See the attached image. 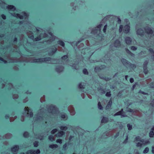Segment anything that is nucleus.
Here are the masks:
<instances>
[{
	"label": "nucleus",
	"instance_id": "1",
	"mask_svg": "<svg viewBox=\"0 0 154 154\" xmlns=\"http://www.w3.org/2000/svg\"><path fill=\"white\" fill-rule=\"evenodd\" d=\"M78 87L81 90V91L85 93H91V91L90 89L87 88V89L85 88V84L83 83V84L82 83H79L78 85Z\"/></svg>",
	"mask_w": 154,
	"mask_h": 154
},
{
	"label": "nucleus",
	"instance_id": "2",
	"mask_svg": "<svg viewBox=\"0 0 154 154\" xmlns=\"http://www.w3.org/2000/svg\"><path fill=\"white\" fill-rule=\"evenodd\" d=\"M123 30L125 33L126 34L128 33L130 30V26L128 24H126L125 26L123 29V26L122 25H120L119 26V32L120 33Z\"/></svg>",
	"mask_w": 154,
	"mask_h": 154
},
{
	"label": "nucleus",
	"instance_id": "3",
	"mask_svg": "<svg viewBox=\"0 0 154 154\" xmlns=\"http://www.w3.org/2000/svg\"><path fill=\"white\" fill-rule=\"evenodd\" d=\"M22 14L23 15H21L19 14L16 13H14L13 15L16 17L19 18L20 19H23V18L26 19L28 17V15L25 12L23 11L22 12Z\"/></svg>",
	"mask_w": 154,
	"mask_h": 154
},
{
	"label": "nucleus",
	"instance_id": "4",
	"mask_svg": "<svg viewBox=\"0 0 154 154\" xmlns=\"http://www.w3.org/2000/svg\"><path fill=\"white\" fill-rule=\"evenodd\" d=\"M51 60V58L50 57H47L44 58H39L38 59H34L33 60L34 62H41L44 61H50Z\"/></svg>",
	"mask_w": 154,
	"mask_h": 154
},
{
	"label": "nucleus",
	"instance_id": "5",
	"mask_svg": "<svg viewBox=\"0 0 154 154\" xmlns=\"http://www.w3.org/2000/svg\"><path fill=\"white\" fill-rule=\"evenodd\" d=\"M118 128L113 129L112 130L109 131H106L105 132V135L110 137L113 135L117 131Z\"/></svg>",
	"mask_w": 154,
	"mask_h": 154
},
{
	"label": "nucleus",
	"instance_id": "6",
	"mask_svg": "<svg viewBox=\"0 0 154 154\" xmlns=\"http://www.w3.org/2000/svg\"><path fill=\"white\" fill-rule=\"evenodd\" d=\"M20 149L18 145H15L11 147V151L13 154H16Z\"/></svg>",
	"mask_w": 154,
	"mask_h": 154
},
{
	"label": "nucleus",
	"instance_id": "7",
	"mask_svg": "<svg viewBox=\"0 0 154 154\" xmlns=\"http://www.w3.org/2000/svg\"><path fill=\"white\" fill-rule=\"evenodd\" d=\"M40 151L38 149L35 150L30 149L27 151L26 152V154H40Z\"/></svg>",
	"mask_w": 154,
	"mask_h": 154
},
{
	"label": "nucleus",
	"instance_id": "8",
	"mask_svg": "<svg viewBox=\"0 0 154 154\" xmlns=\"http://www.w3.org/2000/svg\"><path fill=\"white\" fill-rule=\"evenodd\" d=\"M98 92L101 95L104 94L106 91V88H104L103 87L100 86L97 88Z\"/></svg>",
	"mask_w": 154,
	"mask_h": 154
},
{
	"label": "nucleus",
	"instance_id": "9",
	"mask_svg": "<svg viewBox=\"0 0 154 154\" xmlns=\"http://www.w3.org/2000/svg\"><path fill=\"white\" fill-rule=\"evenodd\" d=\"M144 30H145V32L147 34L152 35L153 33V31L151 28L149 27H145L144 28Z\"/></svg>",
	"mask_w": 154,
	"mask_h": 154
},
{
	"label": "nucleus",
	"instance_id": "10",
	"mask_svg": "<svg viewBox=\"0 0 154 154\" xmlns=\"http://www.w3.org/2000/svg\"><path fill=\"white\" fill-rule=\"evenodd\" d=\"M25 110L26 112H27V114L29 115L30 117H32L33 116V113L31 109H29L28 107H25Z\"/></svg>",
	"mask_w": 154,
	"mask_h": 154
},
{
	"label": "nucleus",
	"instance_id": "11",
	"mask_svg": "<svg viewBox=\"0 0 154 154\" xmlns=\"http://www.w3.org/2000/svg\"><path fill=\"white\" fill-rule=\"evenodd\" d=\"M136 33L137 35L143 37L145 35V32L144 30L141 28H139L136 31Z\"/></svg>",
	"mask_w": 154,
	"mask_h": 154
},
{
	"label": "nucleus",
	"instance_id": "12",
	"mask_svg": "<svg viewBox=\"0 0 154 154\" xmlns=\"http://www.w3.org/2000/svg\"><path fill=\"white\" fill-rule=\"evenodd\" d=\"M121 116L122 117H125L126 116L125 115V112L123 111V109H122L120 111L116 112L114 115V116Z\"/></svg>",
	"mask_w": 154,
	"mask_h": 154
},
{
	"label": "nucleus",
	"instance_id": "13",
	"mask_svg": "<svg viewBox=\"0 0 154 154\" xmlns=\"http://www.w3.org/2000/svg\"><path fill=\"white\" fill-rule=\"evenodd\" d=\"M132 115L140 117L142 116V114L138 110L135 109Z\"/></svg>",
	"mask_w": 154,
	"mask_h": 154
},
{
	"label": "nucleus",
	"instance_id": "14",
	"mask_svg": "<svg viewBox=\"0 0 154 154\" xmlns=\"http://www.w3.org/2000/svg\"><path fill=\"white\" fill-rule=\"evenodd\" d=\"M105 23L104 22L103 20H102L100 23L97 26V31H99V33H100V32L101 31V28Z\"/></svg>",
	"mask_w": 154,
	"mask_h": 154
},
{
	"label": "nucleus",
	"instance_id": "15",
	"mask_svg": "<svg viewBox=\"0 0 154 154\" xmlns=\"http://www.w3.org/2000/svg\"><path fill=\"white\" fill-rule=\"evenodd\" d=\"M125 41L126 43L128 45H130L131 44L132 39L131 38L129 37H126L125 38Z\"/></svg>",
	"mask_w": 154,
	"mask_h": 154
},
{
	"label": "nucleus",
	"instance_id": "16",
	"mask_svg": "<svg viewBox=\"0 0 154 154\" xmlns=\"http://www.w3.org/2000/svg\"><path fill=\"white\" fill-rule=\"evenodd\" d=\"M113 45L114 46L116 47H120L121 44L120 41L119 39L116 40L113 43Z\"/></svg>",
	"mask_w": 154,
	"mask_h": 154
},
{
	"label": "nucleus",
	"instance_id": "17",
	"mask_svg": "<svg viewBox=\"0 0 154 154\" xmlns=\"http://www.w3.org/2000/svg\"><path fill=\"white\" fill-rule=\"evenodd\" d=\"M121 61L122 63L124 66H128L129 65L130 63L127 60L123 58H122L121 60Z\"/></svg>",
	"mask_w": 154,
	"mask_h": 154
},
{
	"label": "nucleus",
	"instance_id": "18",
	"mask_svg": "<svg viewBox=\"0 0 154 154\" xmlns=\"http://www.w3.org/2000/svg\"><path fill=\"white\" fill-rule=\"evenodd\" d=\"M65 134V132L62 131H60L58 132L56 135V137H61Z\"/></svg>",
	"mask_w": 154,
	"mask_h": 154
},
{
	"label": "nucleus",
	"instance_id": "19",
	"mask_svg": "<svg viewBox=\"0 0 154 154\" xmlns=\"http://www.w3.org/2000/svg\"><path fill=\"white\" fill-rule=\"evenodd\" d=\"M57 51V48L54 47L52 49V50L51 51H50L48 53V55L49 56H52Z\"/></svg>",
	"mask_w": 154,
	"mask_h": 154
},
{
	"label": "nucleus",
	"instance_id": "20",
	"mask_svg": "<svg viewBox=\"0 0 154 154\" xmlns=\"http://www.w3.org/2000/svg\"><path fill=\"white\" fill-rule=\"evenodd\" d=\"M109 122V119L108 118L103 117L101 120V122L103 123H107Z\"/></svg>",
	"mask_w": 154,
	"mask_h": 154
},
{
	"label": "nucleus",
	"instance_id": "21",
	"mask_svg": "<svg viewBox=\"0 0 154 154\" xmlns=\"http://www.w3.org/2000/svg\"><path fill=\"white\" fill-rule=\"evenodd\" d=\"M112 103V101L110 99L107 103V104L106 106V109H110L111 107Z\"/></svg>",
	"mask_w": 154,
	"mask_h": 154
},
{
	"label": "nucleus",
	"instance_id": "22",
	"mask_svg": "<svg viewBox=\"0 0 154 154\" xmlns=\"http://www.w3.org/2000/svg\"><path fill=\"white\" fill-rule=\"evenodd\" d=\"M7 8L12 11H15L16 10V8L15 6L11 5H8L7 6Z\"/></svg>",
	"mask_w": 154,
	"mask_h": 154
},
{
	"label": "nucleus",
	"instance_id": "23",
	"mask_svg": "<svg viewBox=\"0 0 154 154\" xmlns=\"http://www.w3.org/2000/svg\"><path fill=\"white\" fill-rule=\"evenodd\" d=\"M125 50L127 53L129 54L131 56V57L134 56V54L132 53L127 48H126L125 49Z\"/></svg>",
	"mask_w": 154,
	"mask_h": 154
},
{
	"label": "nucleus",
	"instance_id": "24",
	"mask_svg": "<svg viewBox=\"0 0 154 154\" xmlns=\"http://www.w3.org/2000/svg\"><path fill=\"white\" fill-rule=\"evenodd\" d=\"M23 136L25 138H27L30 136V134L27 131H25L23 133Z\"/></svg>",
	"mask_w": 154,
	"mask_h": 154
},
{
	"label": "nucleus",
	"instance_id": "25",
	"mask_svg": "<svg viewBox=\"0 0 154 154\" xmlns=\"http://www.w3.org/2000/svg\"><path fill=\"white\" fill-rule=\"evenodd\" d=\"M57 43L63 47H64L65 46V44L64 42L61 40H59L58 41Z\"/></svg>",
	"mask_w": 154,
	"mask_h": 154
},
{
	"label": "nucleus",
	"instance_id": "26",
	"mask_svg": "<svg viewBox=\"0 0 154 154\" xmlns=\"http://www.w3.org/2000/svg\"><path fill=\"white\" fill-rule=\"evenodd\" d=\"M58 147L57 145L56 144H52L49 146V147L51 149H53L54 148H57Z\"/></svg>",
	"mask_w": 154,
	"mask_h": 154
},
{
	"label": "nucleus",
	"instance_id": "27",
	"mask_svg": "<svg viewBox=\"0 0 154 154\" xmlns=\"http://www.w3.org/2000/svg\"><path fill=\"white\" fill-rule=\"evenodd\" d=\"M60 128L61 130L64 131H66L68 129V127L66 126H61Z\"/></svg>",
	"mask_w": 154,
	"mask_h": 154
},
{
	"label": "nucleus",
	"instance_id": "28",
	"mask_svg": "<svg viewBox=\"0 0 154 154\" xmlns=\"http://www.w3.org/2000/svg\"><path fill=\"white\" fill-rule=\"evenodd\" d=\"M149 51L152 54V56L154 57V51L153 49L150 48L149 49Z\"/></svg>",
	"mask_w": 154,
	"mask_h": 154
},
{
	"label": "nucleus",
	"instance_id": "29",
	"mask_svg": "<svg viewBox=\"0 0 154 154\" xmlns=\"http://www.w3.org/2000/svg\"><path fill=\"white\" fill-rule=\"evenodd\" d=\"M50 109L52 110H55L56 109V106L52 104H51L50 105Z\"/></svg>",
	"mask_w": 154,
	"mask_h": 154
},
{
	"label": "nucleus",
	"instance_id": "30",
	"mask_svg": "<svg viewBox=\"0 0 154 154\" xmlns=\"http://www.w3.org/2000/svg\"><path fill=\"white\" fill-rule=\"evenodd\" d=\"M143 72L146 75L149 73V70L147 69V68L143 67Z\"/></svg>",
	"mask_w": 154,
	"mask_h": 154
},
{
	"label": "nucleus",
	"instance_id": "31",
	"mask_svg": "<svg viewBox=\"0 0 154 154\" xmlns=\"http://www.w3.org/2000/svg\"><path fill=\"white\" fill-rule=\"evenodd\" d=\"M106 66L104 65H101L100 66H97V68L100 69H102L106 68Z\"/></svg>",
	"mask_w": 154,
	"mask_h": 154
},
{
	"label": "nucleus",
	"instance_id": "32",
	"mask_svg": "<svg viewBox=\"0 0 154 154\" xmlns=\"http://www.w3.org/2000/svg\"><path fill=\"white\" fill-rule=\"evenodd\" d=\"M91 33L94 35L96 34V27H94V28L92 30Z\"/></svg>",
	"mask_w": 154,
	"mask_h": 154
},
{
	"label": "nucleus",
	"instance_id": "33",
	"mask_svg": "<svg viewBox=\"0 0 154 154\" xmlns=\"http://www.w3.org/2000/svg\"><path fill=\"white\" fill-rule=\"evenodd\" d=\"M82 72L85 75H88V72L87 70L85 68L83 69Z\"/></svg>",
	"mask_w": 154,
	"mask_h": 154
},
{
	"label": "nucleus",
	"instance_id": "34",
	"mask_svg": "<svg viewBox=\"0 0 154 154\" xmlns=\"http://www.w3.org/2000/svg\"><path fill=\"white\" fill-rule=\"evenodd\" d=\"M39 142L38 141H35L33 143V145L35 147H37L38 146Z\"/></svg>",
	"mask_w": 154,
	"mask_h": 154
},
{
	"label": "nucleus",
	"instance_id": "35",
	"mask_svg": "<svg viewBox=\"0 0 154 154\" xmlns=\"http://www.w3.org/2000/svg\"><path fill=\"white\" fill-rule=\"evenodd\" d=\"M41 39V36L40 35H39L37 37L34 39V40L35 41H39Z\"/></svg>",
	"mask_w": 154,
	"mask_h": 154
},
{
	"label": "nucleus",
	"instance_id": "36",
	"mask_svg": "<svg viewBox=\"0 0 154 154\" xmlns=\"http://www.w3.org/2000/svg\"><path fill=\"white\" fill-rule=\"evenodd\" d=\"M154 132L153 131L151 130L149 133V136L150 137H154Z\"/></svg>",
	"mask_w": 154,
	"mask_h": 154
},
{
	"label": "nucleus",
	"instance_id": "37",
	"mask_svg": "<svg viewBox=\"0 0 154 154\" xmlns=\"http://www.w3.org/2000/svg\"><path fill=\"white\" fill-rule=\"evenodd\" d=\"M68 58V56L67 55H66L63 56L61 57V59L62 60H65L67 59Z\"/></svg>",
	"mask_w": 154,
	"mask_h": 154
},
{
	"label": "nucleus",
	"instance_id": "38",
	"mask_svg": "<svg viewBox=\"0 0 154 154\" xmlns=\"http://www.w3.org/2000/svg\"><path fill=\"white\" fill-rule=\"evenodd\" d=\"M57 131V128H54L51 131V133L52 134H54Z\"/></svg>",
	"mask_w": 154,
	"mask_h": 154
},
{
	"label": "nucleus",
	"instance_id": "39",
	"mask_svg": "<svg viewBox=\"0 0 154 154\" xmlns=\"http://www.w3.org/2000/svg\"><path fill=\"white\" fill-rule=\"evenodd\" d=\"M98 108L100 109H102L103 107L102 106L100 102H99L98 103Z\"/></svg>",
	"mask_w": 154,
	"mask_h": 154
},
{
	"label": "nucleus",
	"instance_id": "40",
	"mask_svg": "<svg viewBox=\"0 0 154 154\" xmlns=\"http://www.w3.org/2000/svg\"><path fill=\"white\" fill-rule=\"evenodd\" d=\"M148 61H147L146 60L144 62L143 64V67L147 68V65L148 64Z\"/></svg>",
	"mask_w": 154,
	"mask_h": 154
},
{
	"label": "nucleus",
	"instance_id": "41",
	"mask_svg": "<svg viewBox=\"0 0 154 154\" xmlns=\"http://www.w3.org/2000/svg\"><path fill=\"white\" fill-rule=\"evenodd\" d=\"M128 129L129 130H131L132 129V126L129 124H128L127 125Z\"/></svg>",
	"mask_w": 154,
	"mask_h": 154
},
{
	"label": "nucleus",
	"instance_id": "42",
	"mask_svg": "<svg viewBox=\"0 0 154 154\" xmlns=\"http://www.w3.org/2000/svg\"><path fill=\"white\" fill-rule=\"evenodd\" d=\"M48 139L51 141H53L54 140V137L52 135H50L48 136Z\"/></svg>",
	"mask_w": 154,
	"mask_h": 154
},
{
	"label": "nucleus",
	"instance_id": "43",
	"mask_svg": "<svg viewBox=\"0 0 154 154\" xmlns=\"http://www.w3.org/2000/svg\"><path fill=\"white\" fill-rule=\"evenodd\" d=\"M105 95L106 96L108 97H109L111 96V91H109V92H107L106 93Z\"/></svg>",
	"mask_w": 154,
	"mask_h": 154
},
{
	"label": "nucleus",
	"instance_id": "44",
	"mask_svg": "<svg viewBox=\"0 0 154 154\" xmlns=\"http://www.w3.org/2000/svg\"><path fill=\"white\" fill-rule=\"evenodd\" d=\"M56 142L57 143L61 144L62 143V140L61 139H58L56 140Z\"/></svg>",
	"mask_w": 154,
	"mask_h": 154
},
{
	"label": "nucleus",
	"instance_id": "45",
	"mask_svg": "<svg viewBox=\"0 0 154 154\" xmlns=\"http://www.w3.org/2000/svg\"><path fill=\"white\" fill-rule=\"evenodd\" d=\"M149 150V148L148 147H146L143 151V152L144 153H147Z\"/></svg>",
	"mask_w": 154,
	"mask_h": 154
},
{
	"label": "nucleus",
	"instance_id": "46",
	"mask_svg": "<svg viewBox=\"0 0 154 154\" xmlns=\"http://www.w3.org/2000/svg\"><path fill=\"white\" fill-rule=\"evenodd\" d=\"M60 66H58L55 69L56 71L57 72H60L61 71L60 69Z\"/></svg>",
	"mask_w": 154,
	"mask_h": 154
},
{
	"label": "nucleus",
	"instance_id": "47",
	"mask_svg": "<svg viewBox=\"0 0 154 154\" xmlns=\"http://www.w3.org/2000/svg\"><path fill=\"white\" fill-rule=\"evenodd\" d=\"M147 84H149L152 81V79L151 78H149L146 80H145Z\"/></svg>",
	"mask_w": 154,
	"mask_h": 154
},
{
	"label": "nucleus",
	"instance_id": "48",
	"mask_svg": "<svg viewBox=\"0 0 154 154\" xmlns=\"http://www.w3.org/2000/svg\"><path fill=\"white\" fill-rule=\"evenodd\" d=\"M139 93H141L144 95H148V94L146 93H145L143 91H142L141 90H140L139 91Z\"/></svg>",
	"mask_w": 154,
	"mask_h": 154
},
{
	"label": "nucleus",
	"instance_id": "49",
	"mask_svg": "<svg viewBox=\"0 0 154 154\" xmlns=\"http://www.w3.org/2000/svg\"><path fill=\"white\" fill-rule=\"evenodd\" d=\"M107 25L106 24L105 25L103 29V31L105 33L106 32V30L107 28Z\"/></svg>",
	"mask_w": 154,
	"mask_h": 154
},
{
	"label": "nucleus",
	"instance_id": "50",
	"mask_svg": "<svg viewBox=\"0 0 154 154\" xmlns=\"http://www.w3.org/2000/svg\"><path fill=\"white\" fill-rule=\"evenodd\" d=\"M0 60L1 61H2L4 62V63H7V61L5 60L3 58H2L0 56Z\"/></svg>",
	"mask_w": 154,
	"mask_h": 154
},
{
	"label": "nucleus",
	"instance_id": "51",
	"mask_svg": "<svg viewBox=\"0 0 154 154\" xmlns=\"http://www.w3.org/2000/svg\"><path fill=\"white\" fill-rule=\"evenodd\" d=\"M131 49L133 51H135L137 49V48L134 46H132L131 47Z\"/></svg>",
	"mask_w": 154,
	"mask_h": 154
},
{
	"label": "nucleus",
	"instance_id": "52",
	"mask_svg": "<svg viewBox=\"0 0 154 154\" xmlns=\"http://www.w3.org/2000/svg\"><path fill=\"white\" fill-rule=\"evenodd\" d=\"M127 111L132 112V113H133L134 111L132 109L130 108H128L127 110Z\"/></svg>",
	"mask_w": 154,
	"mask_h": 154
},
{
	"label": "nucleus",
	"instance_id": "53",
	"mask_svg": "<svg viewBox=\"0 0 154 154\" xmlns=\"http://www.w3.org/2000/svg\"><path fill=\"white\" fill-rule=\"evenodd\" d=\"M2 18L3 20H5L6 18V16L4 14H2L1 15Z\"/></svg>",
	"mask_w": 154,
	"mask_h": 154
},
{
	"label": "nucleus",
	"instance_id": "54",
	"mask_svg": "<svg viewBox=\"0 0 154 154\" xmlns=\"http://www.w3.org/2000/svg\"><path fill=\"white\" fill-rule=\"evenodd\" d=\"M5 117L6 119H8L10 118V116L8 114H7L5 115Z\"/></svg>",
	"mask_w": 154,
	"mask_h": 154
},
{
	"label": "nucleus",
	"instance_id": "55",
	"mask_svg": "<svg viewBox=\"0 0 154 154\" xmlns=\"http://www.w3.org/2000/svg\"><path fill=\"white\" fill-rule=\"evenodd\" d=\"M119 132H117L116 134L114 136V137L115 138L117 137L119 135Z\"/></svg>",
	"mask_w": 154,
	"mask_h": 154
},
{
	"label": "nucleus",
	"instance_id": "56",
	"mask_svg": "<svg viewBox=\"0 0 154 154\" xmlns=\"http://www.w3.org/2000/svg\"><path fill=\"white\" fill-rule=\"evenodd\" d=\"M139 76L141 78H143L144 77V75L143 73H140L139 74Z\"/></svg>",
	"mask_w": 154,
	"mask_h": 154
},
{
	"label": "nucleus",
	"instance_id": "57",
	"mask_svg": "<svg viewBox=\"0 0 154 154\" xmlns=\"http://www.w3.org/2000/svg\"><path fill=\"white\" fill-rule=\"evenodd\" d=\"M62 118L64 119L66 118V115L65 114H62L61 116Z\"/></svg>",
	"mask_w": 154,
	"mask_h": 154
},
{
	"label": "nucleus",
	"instance_id": "58",
	"mask_svg": "<svg viewBox=\"0 0 154 154\" xmlns=\"http://www.w3.org/2000/svg\"><path fill=\"white\" fill-rule=\"evenodd\" d=\"M142 145V144L140 142H138L137 143V146H141Z\"/></svg>",
	"mask_w": 154,
	"mask_h": 154
},
{
	"label": "nucleus",
	"instance_id": "59",
	"mask_svg": "<svg viewBox=\"0 0 154 154\" xmlns=\"http://www.w3.org/2000/svg\"><path fill=\"white\" fill-rule=\"evenodd\" d=\"M121 20L120 19V18L119 17H118V20H117V22L119 23L120 24L121 23Z\"/></svg>",
	"mask_w": 154,
	"mask_h": 154
},
{
	"label": "nucleus",
	"instance_id": "60",
	"mask_svg": "<svg viewBox=\"0 0 154 154\" xmlns=\"http://www.w3.org/2000/svg\"><path fill=\"white\" fill-rule=\"evenodd\" d=\"M81 42V40L78 41L76 42L75 44V45L76 46H77L79 43H80V42Z\"/></svg>",
	"mask_w": 154,
	"mask_h": 154
},
{
	"label": "nucleus",
	"instance_id": "61",
	"mask_svg": "<svg viewBox=\"0 0 154 154\" xmlns=\"http://www.w3.org/2000/svg\"><path fill=\"white\" fill-rule=\"evenodd\" d=\"M130 81L131 83H133L134 82V79L132 78H131L130 79Z\"/></svg>",
	"mask_w": 154,
	"mask_h": 154
},
{
	"label": "nucleus",
	"instance_id": "62",
	"mask_svg": "<svg viewBox=\"0 0 154 154\" xmlns=\"http://www.w3.org/2000/svg\"><path fill=\"white\" fill-rule=\"evenodd\" d=\"M67 147V145L66 143H65L63 145V149H66Z\"/></svg>",
	"mask_w": 154,
	"mask_h": 154
},
{
	"label": "nucleus",
	"instance_id": "63",
	"mask_svg": "<svg viewBox=\"0 0 154 154\" xmlns=\"http://www.w3.org/2000/svg\"><path fill=\"white\" fill-rule=\"evenodd\" d=\"M151 104L152 106H154V100H153L152 101Z\"/></svg>",
	"mask_w": 154,
	"mask_h": 154
},
{
	"label": "nucleus",
	"instance_id": "64",
	"mask_svg": "<svg viewBox=\"0 0 154 154\" xmlns=\"http://www.w3.org/2000/svg\"><path fill=\"white\" fill-rule=\"evenodd\" d=\"M152 152L154 154V146H152Z\"/></svg>",
	"mask_w": 154,
	"mask_h": 154
}]
</instances>
